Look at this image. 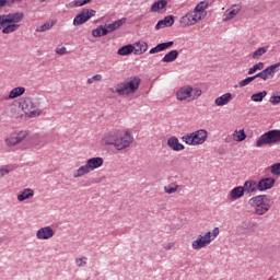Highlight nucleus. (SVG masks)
<instances>
[{
    "mask_svg": "<svg viewBox=\"0 0 280 280\" xmlns=\"http://www.w3.org/2000/svg\"><path fill=\"white\" fill-rule=\"evenodd\" d=\"M135 54V46L132 44L122 46L118 49V56H130V54Z\"/></svg>",
    "mask_w": 280,
    "mask_h": 280,
    "instance_id": "obj_27",
    "label": "nucleus"
},
{
    "mask_svg": "<svg viewBox=\"0 0 280 280\" xmlns=\"http://www.w3.org/2000/svg\"><path fill=\"white\" fill-rule=\"evenodd\" d=\"M88 3H91V0H74V8H82V5Z\"/></svg>",
    "mask_w": 280,
    "mask_h": 280,
    "instance_id": "obj_46",
    "label": "nucleus"
},
{
    "mask_svg": "<svg viewBox=\"0 0 280 280\" xmlns=\"http://www.w3.org/2000/svg\"><path fill=\"white\" fill-rule=\"evenodd\" d=\"M8 25V18L5 14L0 15V30H3V26Z\"/></svg>",
    "mask_w": 280,
    "mask_h": 280,
    "instance_id": "obj_48",
    "label": "nucleus"
},
{
    "mask_svg": "<svg viewBox=\"0 0 280 280\" xmlns=\"http://www.w3.org/2000/svg\"><path fill=\"white\" fill-rule=\"evenodd\" d=\"M267 51H268V48H266V47L258 48L252 55L253 60H259L260 57L264 56V54H266Z\"/></svg>",
    "mask_w": 280,
    "mask_h": 280,
    "instance_id": "obj_38",
    "label": "nucleus"
},
{
    "mask_svg": "<svg viewBox=\"0 0 280 280\" xmlns=\"http://www.w3.org/2000/svg\"><path fill=\"white\" fill-rule=\"evenodd\" d=\"M266 95H268V92L262 91V92H258L255 93L250 96L252 102H264V97H266Z\"/></svg>",
    "mask_w": 280,
    "mask_h": 280,
    "instance_id": "obj_35",
    "label": "nucleus"
},
{
    "mask_svg": "<svg viewBox=\"0 0 280 280\" xmlns=\"http://www.w3.org/2000/svg\"><path fill=\"white\" fill-rule=\"evenodd\" d=\"M88 164V167H90L91 172H95V170H100L102 165H104V158L102 156H95V158H90L85 162Z\"/></svg>",
    "mask_w": 280,
    "mask_h": 280,
    "instance_id": "obj_13",
    "label": "nucleus"
},
{
    "mask_svg": "<svg viewBox=\"0 0 280 280\" xmlns=\"http://www.w3.org/2000/svg\"><path fill=\"white\" fill-rule=\"evenodd\" d=\"M243 188H244V191L246 194H255V191H259L258 183L256 180H253V179L246 180L244 183Z\"/></svg>",
    "mask_w": 280,
    "mask_h": 280,
    "instance_id": "obj_21",
    "label": "nucleus"
},
{
    "mask_svg": "<svg viewBox=\"0 0 280 280\" xmlns=\"http://www.w3.org/2000/svg\"><path fill=\"white\" fill-rule=\"evenodd\" d=\"M163 27H167V26L163 20H160L155 25V30H163Z\"/></svg>",
    "mask_w": 280,
    "mask_h": 280,
    "instance_id": "obj_52",
    "label": "nucleus"
},
{
    "mask_svg": "<svg viewBox=\"0 0 280 280\" xmlns=\"http://www.w3.org/2000/svg\"><path fill=\"white\" fill-rule=\"evenodd\" d=\"M45 1H47V0H40V3H45Z\"/></svg>",
    "mask_w": 280,
    "mask_h": 280,
    "instance_id": "obj_57",
    "label": "nucleus"
},
{
    "mask_svg": "<svg viewBox=\"0 0 280 280\" xmlns=\"http://www.w3.org/2000/svg\"><path fill=\"white\" fill-rule=\"evenodd\" d=\"M231 100H233V94H231L230 92L217 97L214 100V105L215 106H226L228 104L231 103Z\"/></svg>",
    "mask_w": 280,
    "mask_h": 280,
    "instance_id": "obj_19",
    "label": "nucleus"
},
{
    "mask_svg": "<svg viewBox=\"0 0 280 280\" xmlns=\"http://www.w3.org/2000/svg\"><path fill=\"white\" fill-rule=\"evenodd\" d=\"M124 23H126V18H121L120 20H117L110 24L105 25V30L107 34H110V32H115V30H119V27H121Z\"/></svg>",
    "mask_w": 280,
    "mask_h": 280,
    "instance_id": "obj_25",
    "label": "nucleus"
},
{
    "mask_svg": "<svg viewBox=\"0 0 280 280\" xmlns=\"http://www.w3.org/2000/svg\"><path fill=\"white\" fill-rule=\"evenodd\" d=\"M93 82H95V80L93 79V77L86 80V84H93Z\"/></svg>",
    "mask_w": 280,
    "mask_h": 280,
    "instance_id": "obj_56",
    "label": "nucleus"
},
{
    "mask_svg": "<svg viewBox=\"0 0 280 280\" xmlns=\"http://www.w3.org/2000/svg\"><path fill=\"white\" fill-rule=\"evenodd\" d=\"M21 95H25V88L16 86L10 91L7 100H16V97H21Z\"/></svg>",
    "mask_w": 280,
    "mask_h": 280,
    "instance_id": "obj_26",
    "label": "nucleus"
},
{
    "mask_svg": "<svg viewBox=\"0 0 280 280\" xmlns=\"http://www.w3.org/2000/svg\"><path fill=\"white\" fill-rule=\"evenodd\" d=\"M8 25L2 28V34H13V32H16L21 25L19 24H12L7 23Z\"/></svg>",
    "mask_w": 280,
    "mask_h": 280,
    "instance_id": "obj_33",
    "label": "nucleus"
},
{
    "mask_svg": "<svg viewBox=\"0 0 280 280\" xmlns=\"http://www.w3.org/2000/svg\"><path fill=\"white\" fill-rule=\"evenodd\" d=\"M23 0H0V10L14 3H21Z\"/></svg>",
    "mask_w": 280,
    "mask_h": 280,
    "instance_id": "obj_42",
    "label": "nucleus"
},
{
    "mask_svg": "<svg viewBox=\"0 0 280 280\" xmlns=\"http://www.w3.org/2000/svg\"><path fill=\"white\" fill-rule=\"evenodd\" d=\"M56 235V232L54 231V228L46 225L42 226L36 231L35 237L39 241H47L51 240Z\"/></svg>",
    "mask_w": 280,
    "mask_h": 280,
    "instance_id": "obj_11",
    "label": "nucleus"
},
{
    "mask_svg": "<svg viewBox=\"0 0 280 280\" xmlns=\"http://www.w3.org/2000/svg\"><path fill=\"white\" fill-rule=\"evenodd\" d=\"M270 104L273 106H277V104H280V95H272L269 100Z\"/></svg>",
    "mask_w": 280,
    "mask_h": 280,
    "instance_id": "obj_47",
    "label": "nucleus"
},
{
    "mask_svg": "<svg viewBox=\"0 0 280 280\" xmlns=\"http://www.w3.org/2000/svg\"><path fill=\"white\" fill-rule=\"evenodd\" d=\"M178 184L176 183H171L168 186H164V191L165 194L172 195V194H176V191H178Z\"/></svg>",
    "mask_w": 280,
    "mask_h": 280,
    "instance_id": "obj_37",
    "label": "nucleus"
},
{
    "mask_svg": "<svg viewBox=\"0 0 280 280\" xmlns=\"http://www.w3.org/2000/svg\"><path fill=\"white\" fill-rule=\"evenodd\" d=\"M95 14H97V11L93 9H83L74 16L73 25L75 27H79V25H84V23H86L88 21H91V19H93Z\"/></svg>",
    "mask_w": 280,
    "mask_h": 280,
    "instance_id": "obj_10",
    "label": "nucleus"
},
{
    "mask_svg": "<svg viewBox=\"0 0 280 280\" xmlns=\"http://www.w3.org/2000/svg\"><path fill=\"white\" fill-rule=\"evenodd\" d=\"M4 143H5V145L8 148H12L14 145H19V142L16 140V136H14V135L9 137V138H7V139H4Z\"/></svg>",
    "mask_w": 280,
    "mask_h": 280,
    "instance_id": "obj_39",
    "label": "nucleus"
},
{
    "mask_svg": "<svg viewBox=\"0 0 280 280\" xmlns=\"http://www.w3.org/2000/svg\"><path fill=\"white\" fill-rule=\"evenodd\" d=\"M220 235V229L214 228L212 232H206L205 235H198L195 241L191 243V248L194 250H200L201 248H205L215 240Z\"/></svg>",
    "mask_w": 280,
    "mask_h": 280,
    "instance_id": "obj_7",
    "label": "nucleus"
},
{
    "mask_svg": "<svg viewBox=\"0 0 280 280\" xmlns=\"http://www.w3.org/2000/svg\"><path fill=\"white\" fill-rule=\"evenodd\" d=\"M201 95L202 90L191 85H183L176 91V100L178 102H196Z\"/></svg>",
    "mask_w": 280,
    "mask_h": 280,
    "instance_id": "obj_5",
    "label": "nucleus"
},
{
    "mask_svg": "<svg viewBox=\"0 0 280 280\" xmlns=\"http://www.w3.org/2000/svg\"><path fill=\"white\" fill-rule=\"evenodd\" d=\"M254 78H256V80H257V78H260L261 80H268V75L266 74V72L262 70L261 72H259V73H257V74H255L254 75Z\"/></svg>",
    "mask_w": 280,
    "mask_h": 280,
    "instance_id": "obj_50",
    "label": "nucleus"
},
{
    "mask_svg": "<svg viewBox=\"0 0 280 280\" xmlns=\"http://www.w3.org/2000/svg\"><path fill=\"white\" fill-rule=\"evenodd\" d=\"M133 47H135L133 54H135L136 56H143V52H144V51H148V43L142 42V40L136 42V43L133 44Z\"/></svg>",
    "mask_w": 280,
    "mask_h": 280,
    "instance_id": "obj_22",
    "label": "nucleus"
},
{
    "mask_svg": "<svg viewBox=\"0 0 280 280\" xmlns=\"http://www.w3.org/2000/svg\"><path fill=\"white\" fill-rule=\"evenodd\" d=\"M54 25H55L54 22H46L43 25L37 26L35 32H38V33L47 32V31L51 30V27H54Z\"/></svg>",
    "mask_w": 280,
    "mask_h": 280,
    "instance_id": "obj_34",
    "label": "nucleus"
},
{
    "mask_svg": "<svg viewBox=\"0 0 280 280\" xmlns=\"http://www.w3.org/2000/svg\"><path fill=\"white\" fill-rule=\"evenodd\" d=\"M7 117H10L11 119H21L23 115H21V109L16 104H10L4 110Z\"/></svg>",
    "mask_w": 280,
    "mask_h": 280,
    "instance_id": "obj_12",
    "label": "nucleus"
},
{
    "mask_svg": "<svg viewBox=\"0 0 280 280\" xmlns=\"http://www.w3.org/2000/svg\"><path fill=\"white\" fill-rule=\"evenodd\" d=\"M55 52H56L58 56H66V54H67V47L56 48Z\"/></svg>",
    "mask_w": 280,
    "mask_h": 280,
    "instance_id": "obj_49",
    "label": "nucleus"
},
{
    "mask_svg": "<svg viewBox=\"0 0 280 280\" xmlns=\"http://www.w3.org/2000/svg\"><path fill=\"white\" fill-rule=\"evenodd\" d=\"M264 69V62H258L248 69V75H253V73H257V71H261Z\"/></svg>",
    "mask_w": 280,
    "mask_h": 280,
    "instance_id": "obj_40",
    "label": "nucleus"
},
{
    "mask_svg": "<svg viewBox=\"0 0 280 280\" xmlns=\"http://www.w3.org/2000/svg\"><path fill=\"white\" fill-rule=\"evenodd\" d=\"M256 80V77L253 75V77H247L246 79L242 80L238 82V86L241 89H244V86H248V84H250V82L255 81Z\"/></svg>",
    "mask_w": 280,
    "mask_h": 280,
    "instance_id": "obj_41",
    "label": "nucleus"
},
{
    "mask_svg": "<svg viewBox=\"0 0 280 280\" xmlns=\"http://www.w3.org/2000/svg\"><path fill=\"white\" fill-rule=\"evenodd\" d=\"M16 198L19 202H25V200H32V198H34V189L25 188L23 190H20Z\"/></svg>",
    "mask_w": 280,
    "mask_h": 280,
    "instance_id": "obj_16",
    "label": "nucleus"
},
{
    "mask_svg": "<svg viewBox=\"0 0 280 280\" xmlns=\"http://www.w3.org/2000/svg\"><path fill=\"white\" fill-rule=\"evenodd\" d=\"M132 141H135V138H132L130 131L125 130L109 131L102 138L103 145H114L116 150H126V148H130Z\"/></svg>",
    "mask_w": 280,
    "mask_h": 280,
    "instance_id": "obj_1",
    "label": "nucleus"
},
{
    "mask_svg": "<svg viewBox=\"0 0 280 280\" xmlns=\"http://www.w3.org/2000/svg\"><path fill=\"white\" fill-rule=\"evenodd\" d=\"M164 8H167V1L158 0L151 5V12H161V10H164Z\"/></svg>",
    "mask_w": 280,
    "mask_h": 280,
    "instance_id": "obj_28",
    "label": "nucleus"
},
{
    "mask_svg": "<svg viewBox=\"0 0 280 280\" xmlns=\"http://www.w3.org/2000/svg\"><path fill=\"white\" fill-rule=\"evenodd\" d=\"M174 246H176L175 243H168L164 248H165V250H172V248H174Z\"/></svg>",
    "mask_w": 280,
    "mask_h": 280,
    "instance_id": "obj_55",
    "label": "nucleus"
},
{
    "mask_svg": "<svg viewBox=\"0 0 280 280\" xmlns=\"http://www.w3.org/2000/svg\"><path fill=\"white\" fill-rule=\"evenodd\" d=\"M275 178L272 177H265L261 178L258 182V191H268V189H272V187H275Z\"/></svg>",
    "mask_w": 280,
    "mask_h": 280,
    "instance_id": "obj_14",
    "label": "nucleus"
},
{
    "mask_svg": "<svg viewBox=\"0 0 280 280\" xmlns=\"http://www.w3.org/2000/svg\"><path fill=\"white\" fill-rule=\"evenodd\" d=\"M162 21H164L166 27H172L174 25V15H167Z\"/></svg>",
    "mask_w": 280,
    "mask_h": 280,
    "instance_id": "obj_45",
    "label": "nucleus"
},
{
    "mask_svg": "<svg viewBox=\"0 0 280 280\" xmlns=\"http://www.w3.org/2000/svg\"><path fill=\"white\" fill-rule=\"evenodd\" d=\"M7 16V22L11 23L13 25H19L23 19H25V13L23 12H15V13H9L4 14Z\"/></svg>",
    "mask_w": 280,
    "mask_h": 280,
    "instance_id": "obj_15",
    "label": "nucleus"
},
{
    "mask_svg": "<svg viewBox=\"0 0 280 280\" xmlns=\"http://www.w3.org/2000/svg\"><path fill=\"white\" fill-rule=\"evenodd\" d=\"M88 258L86 257H81V258H75L74 264L77 268H84L86 266Z\"/></svg>",
    "mask_w": 280,
    "mask_h": 280,
    "instance_id": "obj_43",
    "label": "nucleus"
},
{
    "mask_svg": "<svg viewBox=\"0 0 280 280\" xmlns=\"http://www.w3.org/2000/svg\"><path fill=\"white\" fill-rule=\"evenodd\" d=\"M107 34H108V31H106V27L102 25L97 26L92 31V36L94 38H100L102 36H106Z\"/></svg>",
    "mask_w": 280,
    "mask_h": 280,
    "instance_id": "obj_31",
    "label": "nucleus"
},
{
    "mask_svg": "<svg viewBox=\"0 0 280 280\" xmlns=\"http://www.w3.org/2000/svg\"><path fill=\"white\" fill-rule=\"evenodd\" d=\"M279 67H280V63H273L262 71L266 73L267 78H275V74L277 73V69H279Z\"/></svg>",
    "mask_w": 280,
    "mask_h": 280,
    "instance_id": "obj_32",
    "label": "nucleus"
},
{
    "mask_svg": "<svg viewBox=\"0 0 280 280\" xmlns=\"http://www.w3.org/2000/svg\"><path fill=\"white\" fill-rule=\"evenodd\" d=\"M244 187L242 186H237L235 188H233L230 191L229 198L233 201V200H240V198H244Z\"/></svg>",
    "mask_w": 280,
    "mask_h": 280,
    "instance_id": "obj_24",
    "label": "nucleus"
},
{
    "mask_svg": "<svg viewBox=\"0 0 280 280\" xmlns=\"http://www.w3.org/2000/svg\"><path fill=\"white\" fill-rule=\"evenodd\" d=\"M232 137L233 141H236L238 143H242V141H246V132L244 131V129L235 130L232 133Z\"/></svg>",
    "mask_w": 280,
    "mask_h": 280,
    "instance_id": "obj_30",
    "label": "nucleus"
},
{
    "mask_svg": "<svg viewBox=\"0 0 280 280\" xmlns=\"http://www.w3.org/2000/svg\"><path fill=\"white\" fill-rule=\"evenodd\" d=\"M20 106L25 114V117H28V119H35L36 117H40V115H43V109H40V103L36 102L30 96L23 97Z\"/></svg>",
    "mask_w": 280,
    "mask_h": 280,
    "instance_id": "obj_4",
    "label": "nucleus"
},
{
    "mask_svg": "<svg viewBox=\"0 0 280 280\" xmlns=\"http://www.w3.org/2000/svg\"><path fill=\"white\" fill-rule=\"evenodd\" d=\"M270 173L273 176H280V163H275L270 166Z\"/></svg>",
    "mask_w": 280,
    "mask_h": 280,
    "instance_id": "obj_44",
    "label": "nucleus"
},
{
    "mask_svg": "<svg viewBox=\"0 0 280 280\" xmlns=\"http://www.w3.org/2000/svg\"><path fill=\"white\" fill-rule=\"evenodd\" d=\"M270 196L258 195L248 200L249 207L254 209L255 215H266L270 211Z\"/></svg>",
    "mask_w": 280,
    "mask_h": 280,
    "instance_id": "obj_3",
    "label": "nucleus"
},
{
    "mask_svg": "<svg viewBox=\"0 0 280 280\" xmlns=\"http://www.w3.org/2000/svg\"><path fill=\"white\" fill-rule=\"evenodd\" d=\"M14 136H15L18 143H21V142L25 141V139H27V137H30V131L23 130L18 133H14Z\"/></svg>",
    "mask_w": 280,
    "mask_h": 280,
    "instance_id": "obj_36",
    "label": "nucleus"
},
{
    "mask_svg": "<svg viewBox=\"0 0 280 280\" xmlns=\"http://www.w3.org/2000/svg\"><path fill=\"white\" fill-rule=\"evenodd\" d=\"M92 78H93L94 82H102V79H103L102 74H95Z\"/></svg>",
    "mask_w": 280,
    "mask_h": 280,
    "instance_id": "obj_54",
    "label": "nucleus"
},
{
    "mask_svg": "<svg viewBox=\"0 0 280 280\" xmlns=\"http://www.w3.org/2000/svg\"><path fill=\"white\" fill-rule=\"evenodd\" d=\"M10 174V170L2 167L0 168V178H3V176H8Z\"/></svg>",
    "mask_w": 280,
    "mask_h": 280,
    "instance_id": "obj_53",
    "label": "nucleus"
},
{
    "mask_svg": "<svg viewBox=\"0 0 280 280\" xmlns=\"http://www.w3.org/2000/svg\"><path fill=\"white\" fill-rule=\"evenodd\" d=\"M207 8H209L208 1H201L199 2L194 10L186 13L180 19L182 25L185 27H191V25H196L198 21H202L207 18Z\"/></svg>",
    "mask_w": 280,
    "mask_h": 280,
    "instance_id": "obj_2",
    "label": "nucleus"
},
{
    "mask_svg": "<svg viewBox=\"0 0 280 280\" xmlns=\"http://www.w3.org/2000/svg\"><path fill=\"white\" fill-rule=\"evenodd\" d=\"M139 84H141V79L133 77L116 85L113 93H117L118 95H132V93L139 91Z\"/></svg>",
    "mask_w": 280,
    "mask_h": 280,
    "instance_id": "obj_6",
    "label": "nucleus"
},
{
    "mask_svg": "<svg viewBox=\"0 0 280 280\" xmlns=\"http://www.w3.org/2000/svg\"><path fill=\"white\" fill-rule=\"evenodd\" d=\"M174 45V42H166L158 44L155 47L151 48L149 54H159L161 51H165V49H170Z\"/></svg>",
    "mask_w": 280,
    "mask_h": 280,
    "instance_id": "obj_23",
    "label": "nucleus"
},
{
    "mask_svg": "<svg viewBox=\"0 0 280 280\" xmlns=\"http://www.w3.org/2000/svg\"><path fill=\"white\" fill-rule=\"evenodd\" d=\"M255 226H256V223H255V222H247V223H245L244 229H245L246 231H253V230L255 229Z\"/></svg>",
    "mask_w": 280,
    "mask_h": 280,
    "instance_id": "obj_51",
    "label": "nucleus"
},
{
    "mask_svg": "<svg viewBox=\"0 0 280 280\" xmlns=\"http://www.w3.org/2000/svg\"><path fill=\"white\" fill-rule=\"evenodd\" d=\"M233 8L234 9L231 11H225V13L223 14V21L228 22L235 19V16H237V14H240V12L242 11V7L238 4H234Z\"/></svg>",
    "mask_w": 280,
    "mask_h": 280,
    "instance_id": "obj_18",
    "label": "nucleus"
},
{
    "mask_svg": "<svg viewBox=\"0 0 280 280\" xmlns=\"http://www.w3.org/2000/svg\"><path fill=\"white\" fill-rule=\"evenodd\" d=\"M178 58V50H171L168 51L163 58L162 62H174Z\"/></svg>",
    "mask_w": 280,
    "mask_h": 280,
    "instance_id": "obj_29",
    "label": "nucleus"
},
{
    "mask_svg": "<svg viewBox=\"0 0 280 280\" xmlns=\"http://www.w3.org/2000/svg\"><path fill=\"white\" fill-rule=\"evenodd\" d=\"M207 137H209V132L206 129H199L191 133L184 135L182 141H184L186 145H202V143L207 141Z\"/></svg>",
    "mask_w": 280,
    "mask_h": 280,
    "instance_id": "obj_8",
    "label": "nucleus"
},
{
    "mask_svg": "<svg viewBox=\"0 0 280 280\" xmlns=\"http://www.w3.org/2000/svg\"><path fill=\"white\" fill-rule=\"evenodd\" d=\"M167 145L171 148V150H174V152H180L182 150H185V145L180 143L176 137L168 138Z\"/></svg>",
    "mask_w": 280,
    "mask_h": 280,
    "instance_id": "obj_17",
    "label": "nucleus"
},
{
    "mask_svg": "<svg viewBox=\"0 0 280 280\" xmlns=\"http://www.w3.org/2000/svg\"><path fill=\"white\" fill-rule=\"evenodd\" d=\"M280 143V129H272L262 133L256 141V148H264V145H275Z\"/></svg>",
    "mask_w": 280,
    "mask_h": 280,
    "instance_id": "obj_9",
    "label": "nucleus"
},
{
    "mask_svg": "<svg viewBox=\"0 0 280 280\" xmlns=\"http://www.w3.org/2000/svg\"><path fill=\"white\" fill-rule=\"evenodd\" d=\"M91 168L89 167V164L85 162L84 165H81L78 170H75L72 174L73 178H82L84 176H88V174H91Z\"/></svg>",
    "mask_w": 280,
    "mask_h": 280,
    "instance_id": "obj_20",
    "label": "nucleus"
}]
</instances>
